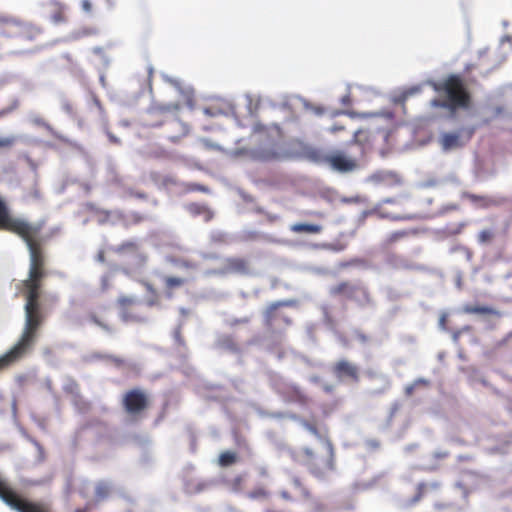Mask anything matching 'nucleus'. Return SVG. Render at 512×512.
I'll list each match as a JSON object with an SVG mask.
<instances>
[{
	"mask_svg": "<svg viewBox=\"0 0 512 512\" xmlns=\"http://www.w3.org/2000/svg\"><path fill=\"white\" fill-rule=\"evenodd\" d=\"M186 209L192 216H199L202 214H211L208 207L203 204H200V203H195V202L189 203L186 206ZM210 217H211V215H209L208 218H210Z\"/></svg>",
	"mask_w": 512,
	"mask_h": 512,
	"instance_id": "nucleus-32",
	"label": "nucleus"
},
{
	"mask_svg": "<svg viewBox=\"0 0 512 512\" xmlns=\"http://www.w3.org/2000/svg\"><path fill=\"white\" fill-rule=\"evenodd\" d=\"M448 456H449V452H447V451H438L432 455L434 460H443V459H446Z\"/></svg>",
	"mask_w": 512,
	"mask_h": 512,
	"instance_id": "nucleus-49",
	"label": "nucleus"
},
{
	"mask_svg": "<svg viewBox=\"0 0 512 512\" xmlns=\"http://www.w3.org/2000/svg\"><path fill=\"white\" fill-rule=\"evenodd\" d=\"M243 484H244V477L242 475H238L232 480V488L234 491L242 490Z\"/></svg>",
	"mask_w": 512,
	"mask_h": 512,
	"instance_id": "nucleus-43",
	"label": "nucleus"
},
{
	"mask_svg": "<svg viewBox=\"0 0 512 512\" xmlns=\"http://www.w3.org/2000/svg\"><path fill=\"white\" fill-rule=\"evenodd\" d=\"M174 338H175L176 342H177L179 345H184V339H183V336H182L181 327H178V328L174 331Z\"/></svg>",
	"mask_w": 512,
	"mask_h": 512,
	"instance_id": "nucleus-47",
	"label": "nucleus"
},
{
	"mask_svg": "<svg viewBox=\"0 0 512 512\" xmlns=\"http://www.w3.org/2000/svg\"><path fill=\"white\" fill-rule=\"evenodd\" d=\"M224 269L228 273L245 275L249 273V263L245 258L229 257L225 260Z\"/></svg>",
	"mask_w": 512,
	"mask_h": 512,
	"instance_id": "nucleus-20",
	"label": "nucleus"
},
{
	"mask_svg": "<svg viewBox=\"0 0 512 512\" xmlns=\"http://www.w3.org/2000/svg\"><path fill=\"white\" fill-rule=\"evenodd\" d=\"M249 322H250L249 317H243V318H235V319L231 320L230 324H231V326H236V325H240V324H247Z\"/></svg>",
	"mask_w": 512,
	"mask_h": 512,
	"instance_id": "nucleus-48",
	"label": "nucleus"
},
{
	"mask_svg": "<svg viewBox=\"0 0 512 512\" xmlns=\"http://www.w3.org/2000/svg\"><path fill=\"white\" fill-rule=\"evenodd\" d=\"M81 7L85 12H91L92 10V3L89 0H82L81 1Z\"/></svg>",
	"mask_w": 512,
	"mask_h": 512,
	"instance_id": "nucleus-52",
	"label": "nucleus"
},
{
	"mask_svg": "<svg viewBox=\"0 0 512 512\" xmlns=\"http://www.w3.org/2000/svg\"><path fill=\"white\" fill-rule=\"evenodd\" d=\"M407 235V231H395L386 237V239L384 240V246L391 247L393 244L405 238Z\"/></svg>",
	"mask_w": 512,
	"mask_h": 512,
	"instance_id": "nucleus-34",
	"label": "nucleus"
},
{
	"mask_svg": "<svg viewBox=\"0 0 512 512\" xmlns=\"http://www.w3.org/2000/svg\"><path fill=\"white\" fill-rule=\"evenodd\" d=\"M474 132V127H466L457 132L444 133L440 138L441 146L446 151L460 148L471 140Z\"/></svg>",
	"mask_w": 512,
	"mask_h": 512,
	"instance_id": "nucleus-13",
	"label": "nucleus"
},
{
	"mask_svg": "<svg viewBox=\"0 0 512 512\" xmlns=\"http://www.w3.org/2000/svg\"><path fill=\"white\" fill-rule=\"evenodd\" d=\"M463 311L467 314L493 315L496 317L502 316V313L500 311L489 306L466 305L464 306Z\"/></svg>",
	"mask_w": 512,
	"mask_h": 512,
	"instance_id": "nucleus-25",
	"label": "nucleus"
},
{
	"mask_svg": "<svg viewBox=\"0 0 512 512\" xmlns=\"http://www.w3.org/2000/svg\"><path fill=\"white\" fill-rule=\"evenodd\" d=\"M393 178H394L393 173L382 172V171L376 172V173L372 174L370 177L371 181H373L374 183H377V184L387 182Z\"/></svg>",
	"mask_w": 512,
	"mask_h": 512,
	"instance_id": "nucleus-37",
	"label": "nucleus"
},
{
	"mask_svg": "<svg viewBox=\"0 0 512 512\" xmlns=\"http://www.w3.org/2000/svg\"><path fill=\"white\" fill-rule=\"evenodd\" d=\"M452 506L451 503H448V502H436L434 503V508L436 510H445V509H448Z\"/></svg>",
	"mask_w": 512,
	"mask_h": 512,
	"instance_id": "nucleus-50",
	"label": "nucleus"
},
{
	"mask_svg": "<svg viewBox=\"0 0 512 512\" xmlns=\"http://www.w3.org/2000/svg\"><path fill=\"white\" fill-rule=\"evenodd\" d=\"M138 299L133 296L121 295L117 299V304L120 309L125 314V317L128 318V310L138 304Z\"/></svg>",
	"mask_w": 512,
	"mask_h": 512,
	"instance_id": "nucleus-28",
	"label": "nucleus"
},
{
	"mask_svg": "<svg viewBox=\"0 0 512 512\" xmlns=\"http://www.w3.org/2000/svg\"><path fill=\"white\" fill-rule=\"evenodd\" d=\"M186 280L181 277L168 276L164 279L165 288L168 291H172L175 288H179L184 285Z\"/></svg>",
	"mask_w": 512,
	"mask_h": 512,
	"instance_id": "nucleus-33",
	"label": "nucleus"
},
{
	"mask_svg": "<svg viewBox=\"0 0 512 512\" xmlns=\"http://www.w3.org/2000/svg\"><path fill=\"white\" fill-rule=\"evenodd\" d=\"M323 230L322 225L314 223H295L290 226V231L301 234H319Z\"/></svg>",
	"mask_w": 512,
	"mask_h": 512,
	"instance_id": "nucleus-24",
	"label": "nucleus"
},
{
	"mask_svg": "<svg viewBox=\"0 0 512 512\" xmlns=\"http://www.w3.org/2000/svg\"><path fill=\"white\" fill-rule=\"evenodd\" d=\"M116 219L120 220L126 227L138 225L145 220V216L139 212L124 213L122 211H115Z\"/></svg>",
	"mask_w": 512,
	"mask_h": 512,
	"instance_id": "nucleus-23",
	"label": "nucleus"
},
{
	"mask_svg": "<svg viewBox=\"0 0 512 512\" xmlns=\"http://www.w3.org/2000/svg\"><path fill=\"white\" fill-rule=\"evenodd\" d=\"M430 382L427 379L419 378L415 380L412 384L405 387V395L410 397L413 395L414 390L419 386H429Z\"/></svg>",
	"mask_w": 512,
	"mask_h": 512,
	"instance_id": "nucleus-36",
	"label": "nucleus"
},
{
	"mask_svg": "<svg viewBox=\"0 0 512 512\" xmlns=\"http://www.w3.org/2000/svg\"><path fill=\"white\" fill-rule=\"evenodd\" d=\"M41 26L10 16L5 29L0 30V36L13 39L18 44H33L43 35Z\"/></svg>",
	"mask_w": 512,
	"mask_h": 512,
	"instance_id": "nucleus-7",
	"label": "nucleus"
},
{
	"mask_svg": "<svg viewBox=\"0 0 512 512\" xmlns=\"http://www.w3.org/2000/svg\"><path fill=\"white\" fill-rule=\"evenodd\" d=\"M493 232L491 230L485 229L480 231L478 234V241L482 244L489 243L493 239Z\"/></svg>",
	"mask_w": 512,
	"mask_h": 512,
	"instance_id": "nucleus-40",
	"label": "nucleus"
},
{
	"mask_svg": "<svg viewBox=\"0 0 512 512\" xmlns=\"http://www.w3.org/2000/svg\"><path fill=\"white\" fill-rule=\"evenodd\" d=\"M47 128L49 129V131L52 133V135L57 138L58 140H60L61 142H64V143H67L68 140L62 136V135H59L58 133H56L55 131H53V129L50 127V126H47Z\"/></svg>",
	"mask_w": 512,
	"mask_h": 512,
	"instance_id": "nucleus-54",
	"label": "nucleus"
},
{
	"mask_svg": "<svg viewBox=\"0 0 512 512\" xmlns=\"http://www.w3.org/2000/svg\"><path fill=\"white\" fill-rule=\"evenodd\" d=\"M299 423L312 435H314L319 444H325V442H332L328 435V429L325 425H319L316 421H310L305 418H300Z\"/></svg>",
	"mask_w": 512,
	"mask_h": 512,
	"instance_id": "nucleus-17",
	"label": "nucleus"
},
{
	"mask_svg": "<svg viewBox=\"0 0 512 512\" xmlns=\"http://www.w3.org/2000/svg\"><path fill=\"white\" fill-rule=\"evenodd\" d=\"M43 224L30 223L22 218L11 216L6 202L0 198V230L19 236L29 252L28 276L17 289L25 299L24 310L45 311L41 303L42 289L48 277L45 238L41 232Z\"/></svg>",
	"mask_w": 512,
	"mask_h": 512,
	"instance_id": "nucleus-1",
	"label": "nucleus"
},
{
	"mask_svg": "<svg viewBox=\"0 0 512 512\" xmlns=\"http://www.w3.org/2000/svg\"><path fill=\"white\" fill-rule=\"evenodd\" d=\"M92 211L96 217L97 222L101 225L108 223L111 220V218L116 219L115 211L99 208L93 209Z\"/></svg>",
	"mask_w": 512,
	"mask_h": 512,
	"instance_id": "nucleus-29",
	"label": "nucleus"
},
{
	"mask_svg": "<svg viewBox=\"0 0 512 512\" xmlns=\"http://www.w3.org/2000/svg\"><path fill=\"white\" fill-rule=\"evenodd\" d=\"M284 355H285V353H284L283 351H279V352L277 353V357H278L279 359H282V358L284 357Z\"/></svg>",
	"mask_w": 512,
	"mask_h": 512,
	"instance_id": "nucleus-63",
	"label": "nucleus"
},
{
	"mask_svg": "<svg viewBox=\"0 0 512 512\" xmlns=\"http://www.w3.org/2000/svg\"><path fill=\"white\" fill-rule=\"evenodd\" d=\"M512 339V331L509 332L502 340L498 342V346H503L508 343L509 340Z\"/></svg>",
	"mask_w": 512,
	"mask_h": 512,
	"instance_id": "nucleus-56",
	"label": "nucleus"
},
{
	"mask_svg": "<svg viewBox=\"0 0 512 512\" xmlns=\"http://www.w3.org/2000/svg\"><path fill=\"white\" fill-rule=\"evenodd\" d=\"M331 370L339 380L349 379L354 383L360 380V368L347 359H340L335 362Z\"/></svg>",
	"mask_w": 512,
	"mask_h": 512,
	"instance_id": "nucleus-15",
	"label": "nucleus"
},
{
	"mask_svg": "<svg viewBox=\"0 0 512 512\" xmlns=\"http://www.w3.org/2000/svg\"><path fill=\"white\" fill-rule=\"evenodd\" d=\"M275 392L285 403L307 406L310 402L308 394L294 383L279 382L275 384Z\"/></svg>",
	"mask_w": 512,
	"mask_h": 512,
	"instance_id": "nucleus-10",
	"label": "nucleus"
},
{
	"mask_svg": "<svg viewBox=\"0 0 512 512\" xmlns=\"http://www.w3.org/2000/svg\"><path fill=\"white\" fill-rule=\"evenodd\" d=\"M135 196H136V197H138V198H140V199H144V198H146V194H145V193H143V192H141V193H136V194H135Z\"/></svg>",
	"mask_w": 512,
	"mask_h": 512,
	"instance_id": "nucleus-61",
	"label": "nucleus"
},
{
	"mask_svg": "<svg viewBox=\"0 0 512 512\" xmlns=\"http://www.w3.org/2000/svg\"><path fill=\"white\" fill-rule=\"evenodd\" d=\"M180 109L179 103L153 106L147 112L146 125L149 127L166 126V137L175 143L189 132L188 126L178 117Z\"/></svg>",
	"mask_w": 512,
	"mask_h": 512,
	"instance_id": "nucleus-5",
	"label": "nucleus"
},
{
	"mask_svg": "<svg viewBox=\"0 0 512 512\" xmlns=\"http://www.w3.org/2000/svg\"><path fill=\"white\" fill-rule=\"evenodd\" d=\"M359 156L350 151H335L326 157L327 163L339 172H350L357 168Z\"/></svg>",
	"mask_w": 512,
	"mask_h": 512,
	"instance_id": "nucleus-12",
	"label": "nucleus"
},
{
	"mask_svg": "<svg viewBox=\"0 0 512 512\" xmlns=\"http://www.w3.org/2000/svg\"><path fill=\"white\" fill-rule=\"evenodd\" d=\"M15 143L14 137L0 138V148L11 147Z\"/></svg>",
	"mask_w": 512,
	"mask_h": 512,
	"instance_id": "nucleus-45",
	"label": "nucleus"
},
{
	"mask_svg": "<svg viewBox=\"0 0 512 512\" xmlns=\"http://www.w3.org/2000/svg\"><path fill=\"white\" fill-rule=\"evenodd\" d=\"M293 304L290 300H282L271 303L264 312V325L272 333H278L276 322L281 320L285 326L291 325V319L282 315L278 312V309L281 307H288Z\"/></svg>",
	"mask_w": 512,
	"mask_h": 512,
	"instance_id": "nucleus-11",
	"label": "nucleus"
},
{
	"mask_svg": "<svg viewBox=\"0 0 512 512\" xmlns=\"http://www.w3.org/2000/svg\"><path fill=\"white\" fill-rule=\"evenodd\" d=\"M418 91V89H411L409 91H406L404 94H403V97L406 98L407 96L409 95H412L414 92Z\"/></svg>",
	"mask_w": 512,
	"mask_h": 512,
	"instance_id": "nucleus-59",
	"label": "nucleus"
},
{
	"mask_svg": "<svg viewBox=\"0 0 512 512\" xmlns=\"http://www.w3.org/2000/svg\"><path fill=\"white\" fill-rule=\"evenodd\" d=\"M97 33H98V30L96 28L89 27V28H84L81 31H79L77 33V37H80V36H90V35H95Z\"/></svg>",
	"mask_w": 512,
	"mask_h": 512,
	"instance_id": "nucleus-44",
	"label": "nucleus"
},
{
	"mask_svg": "<svg viewBox=\"0 0 512 512\" xmlns=\"http://www.w3.org/2000/svg\"><path fill=\"white\" fill-rule=\"evenodd\" d=\"M345 127L343 125H340V124H334L331 128H330V132L331 133H337L339 131H342L344 130Z\"/></svg>",
	"mask_w": 512,
	"mask_h": 512,
	"instance_id": "nucleus-57",
	"label": "nucleus"
},
{
	"mask_svg": "<svg viewBox=\"0 0 512 512\" xmlns=\"http://www.w3.org/2000/svg\"><path fill=\"white\" fill-rule=\"evenodd\" d=\"M98 359L109 361L113 363L116 367H122L125 365V360L121 357L111 355V354H105V355H97Z\"/></svg>",
	"mask_w": 512,
	"mask_h": 512,
	"instance_id": "nucleus-39",
	"label": "nucleus"
},
{
	"mask_svg": "<svg viewBox=\"0 0 512 512\" xmlns=\"http://www.w3.org/2000/svg\"><path fill=\"white\" fill-rule=\"evenodd\" d=\"M266 128L260 123H257L253 126V133H262L265 132Z\"/></svg>",
	"mask_w": 512,
	"mask_h": 512,
	"instance_id": "nucleus-55",
	"label": "nucleus"
},
{
	"mask_svg": "<svg viewBox=\"0 0 512 512\" xmlns=\"http://www.w3.org/2000/svg\"><path fill=\"white\" fill-rule=\"evenodd\" d=\"M150 406L148 394L139 388L126 391L122 398L124 411L133 418L141 417Z\"/></svg>",
	"mask_w": 512,
	"mask_h": 512,
	"instance_id": "nucleus-9",
	"label": "nucleus"
},
{
	"mask_svg": "<svg viewBox=\"0 0 512 512\" xmlns=\"http://www.w3.org/2000/svg\"><path fill=\"white\" fill-rule=\"evenodd\" d=\"M92 52L95 54V55H98L99 57H101V59L103 60V63L105 65H108L110 60L107 56V53H106V50L104 47H94L92 49Z\"/></svg>",
	"mask_w": 512,
	"mask_h": 512,
	"instance_id": "nucleus-41",
	"label": "nucleus"
},
{
	"mask_svg": "<svg viewBox=\"0 0 512 512\" xmlns=\"http://www.w3.org/2000/svg\"><path fill=\"white\" fill-rule=\"evenodd\" d=\"M12 509L18 512H51L50 507L43 502H32L22 498Z\"/></svg>",
	"mask_w": 512,
	"mask_h": 512,
	"instance_id": "nucleus-22",
	"label": "nucleus"
},
{
	"mask_svg": "<svg viewBox=\"0 0 512 512\" xmlns=\"http://www.w3.org/2000/svg\"><path fill=\"white\" fill-rule=\"evenodd\" d=\"M112 277L110 274H104L100 279V286L102 291H107L111 287Z\"/></svg>",
	"mask_w": 512,
	"mask_h": 512,
	"instance_id": "nucleus-42",
	"label": "nucleus"
},
{
	"mask_svg": "<svg viewBox=\"0 0 512 512\" xmlns=\"http://www.w3.org/2000/svg\"><path fill=\"white\" fill-rule=\"evenodd\" d=\"M25 322L22 334L17 343L0 357V369L20 360L33 346L38 331L46 320L45 311L24 310ZM0 499L13 508L22 497L9 485L0 474Z\"/></svg>",
	"mask_w": 512,
	"mask_h": 512,
	"instance_id": "nucleus-2",
	"label": "nucleus"
},
{
	"mask_svg": "<svg viewBox=\"0 0 512 512\" xmlns=\"http://www.w3.org/2000/svg\"><path fill=\"white\" fill-rule=\"evenodd\" d=\"M247 498L255 501H266L270 498L271 493L264 485L254 487L246 494Z\"/></svg>",
	"mask_w": 512,
	"mask_h": 512,
	"instance_id": "nucleus-27",
	"label": "nucleus"
},
{
	"mask_svg": "<svg viewBox=\"0 0 512 512\" xmlns=\"http://www.w3.org/2000/svg\"><path fill=\"white\" fill-rule=\"evenodd\" d=\"M441 488V483L438 481L433 482H421L416 487V493L411 499L412 504H416L421 501L424 497L432 494H436Z\"/></svg>",
	"mask_w": 512,
	"mask_h": 512,
	"instance_id": "nucleus-19",
	"label": "nucleus"
},
{
	"mask_svg": "<svg viewBox=\"0 0 512 512\" xmlns=\"http://www.w3.org/2000/svg\"><path fill=\"white\" fill-rule=\"evenodd\" d=\"M433 89L445 96L444 99H432L430 105L433 108H443L454 113L460 109H469L471 106V93L459 74H450L443 81L433 83Z\"/></svg>",
	"mask_w": 512,
	"mask_h": 512,
	"instance_id": "nucleus-3",
	"label": "nucleus"
},
{
	"mask_svg": "<svg viewBox=\"0 0 512 512\" xmlns=\"http://www.w3.org/2000/svg\"><path fill=\"white\" fill-rule=\"evenodd\" d=\"M289 453L295 463L305 466L317 478L324 477L335 468V449L332 442L291 449Z\"/></svg>",
	"mask_w": 512,
	"mask_h": 512,
	"instance_id": "nucleus-4",
	"label": "nucleus"
},
{
	"mask_svg": "<svg viewBox=\"0 0 512 512\" xmlns=\"http://www.w3.org/2000/svg\"><path fill=\"white\" fill-rule=\"evenodd\" d=\"M356 146L357 152L356 154L359 157H363L366 153V150L371 147V134L366 129L357 130L353 139L348 143V147Z\"/></svg>",
	"mask_w": 512,
	"mask_h": 512,
	"instance_id": "nucleus-16",
	"label": "nucleus"
},
{
	"mask_svg": "<svg viewBox=\"0 0 512 512\" xmlns=\"http://www.w3.org/2000/svg\"><path fill=\"white\" fill-rule=\"evenodd\" d=\"M264 512H284V511L275 510V509H272V508H267V509L264 510Z\"/></svg>",
	"mask_w": 512,
	"mask_h": 512,
	"instance_id": "nucleus-62",
	"label": "nucleus"
},
{
	"mask_svg": "<svg viewBox=\"0 0 512 512\" xmlns=\"http://www.w3.org/2000/svg\"><path fill=\"white\" fill-rule=\"evenodd\" d=\"M50 20L56 24H64L68 21L67 7L64 3L58 0H51L48 2Z\"/></svg>",
	"mask_w": 512,
	"mask_h": 512,
	"instance_id": "nucleus-18",
	"label": "nucleus"
},
{
	"mask_svg": "<svg viewBox=\"0 0 512 512\" xmlns=\"http://www.w3.org/2000/svg\"><path fill=\"white\" fill-rule=\"evenodd\" d=\"M329 294L333 297L342 296L347 300L356 302L359 306H366L372 303L370 292L365 286L348 281H342L332 286L329 289Z\"/></svg>",
	"mask_w": 512,
	"mask_h": 512,
	"instance_id": "nucleus-8",
	"label": "nucleus"
},
{
	"mask_svg": "<svg viewBox=\"0 0 512 512\" xmlns=\"http://www.w3.org/2000/svg\"><path fill=\"white\" fill-rule=\"evenodd\" d=\"M462 197L478 205L481 208H488L495 204V201L488 196L476 195L470 192H463Z\"/></svg>",
	"mask_w": 512,
	"mask_h": 512,
	"instance_id": "nucleus-26",
	"label": "nucleus"
},
{
	"mask_svg": "<svg viewBox=\"0 0 512 512\" xmlns=\"http://www.w3.org/2000/svg\"><path fill=\"white\" fill-rule=\"evenodd\" d=\"M96 261L99 263H105L106 262V253L103 249L99 250L96 254Z\"/></svg>",
	"mask_w": 512,
	"mask_h": 512,
	"instance_id": "nucleus-51",
	"label": "nucleus"
},
{
	"mask_svg": "<svg viewBox=\"0 0 512 512\" xmlns=\"http://www.w3.org/2000/svg\"><path fill=\"white\" fill-rule=\"evenodd\" d=\"M251 158L256 161H274L280 158V153L276 149L275 145H269L267 147H261L251 151Z\"/></svg>",
	"mask_w": 512,
	"mask_h": 512,
	"instance_id": "nucleus-21",
	"label": "nucleus"
},
{
	"mask_svg": "<svg viewBox=\"0 0 512 512\" xmlns=\"http://www.w3.org/2000/svg\"><path fill=\"white\" fill-rule=\"evenodd\" d=\"M88 319L106 332H112V327L101 318H99L95 312H90L88 314Z\"/></svg>",
	"mask_w": 512,
	"mask_h": 512,
	"instance_id": "nucleus-35",
	"label": "nucleus"
},
{
	"mask_svg": "<svg viewBox=\"0 0 512 512\" xmlns=\"http://www.w3.org/2000/svg\"><path fill=\"white\" fill-rule=\"evenodd\" d=\"M91 510L90 504H86L83 508H78L75 512H89Z\"/></svg>",
	"mask_w": 512,
	"mask_h": 512,
	"instance_id": "nucleus-58",
	"label": "nucleus"
},
{
	"mask_svg": "<svg viewBox=\"0 0 512 512\" xmlns=\"http://www.w3.org/2000/svg\"><path fill=\"white\" fill-rule=\"evenodd\" d=\"M109 139L112 143H115V144H118L119 143V140L113 136L112 134H109Z\"/></svg>",
	"mask_w": 512,
	"mask_h": 512,
	"instance_id": "nucleus-60",
	"label": "nucleus"
},
{
	"mask_svg": "<svg viewBox=\"0 0 512 512\" xmlns=\"http://www.w3.org/2000/svg\"><path fill=\"white\" fill-rule=\"evenodd\" d=\"M9 17V15L0 14V30L6 28Z\"/></svg>",
	"mask_w": 512,
	"mask_h": 512,
	"instance_id": "nucleus-53",
	"label": "nucleus"
},
{
	"mask_svg": "<svg viewBox=\"0 0 512 512\" xmlns=\"http://www.w3.org/2000/svg\"><path fill=\"white\" fill-rule=\"evenodd\" d=\"M111 487L107 482L101 481L95 487V498L97 501H102L109 497Z\"/></svg>",
	"mask_w": 512,
	"mask_h": 512,
	"instance_id": "nucleus-31",
	"label": "nucleus"
},
{
	"mask_svg": "<svg viewBox=\"0 0 512 512\" xmlns=\"http://www.w3.org/2000/svg\"><path fill=\"white\" fill-rule=\"evenodd\" d=\"M354 336L357 340H359L362 343H366L369 340V337L362 330L359 329H356L354 331Z\"/></svg>",
	"mask_w": 512,
	"mask_h": 512,
	"instance_id": "nucleus-46",
	"label": "nucleus"
},
{
	"mask_svg": "<svg viewBox=\"0 0 512 512\" xmlns=\"http://www.w3.org/2000/svg\"><path fill=\"white\" fill-rule=\"evenodd\" d=\"M110 250L119 256L118 270L124 275L138 279L147 268L149 256L141 245L135 240H125Z\"/></svg>",
	"mask_w": 512,
	"mask_h": 512,
	"instance_id": "nucleus-6",
	"label": "nucleus"
},
{
	"mask_svg": "<svg viewBox=\"0 0 512 512\" xmlns=\"http://www.w3.org/2000/svg\"><path fill=\"white\" fill-rule=\"evenodd\" d=\"M291 488L282 489L279 493L280 497L288 502L309 501L312 499V493L309 488L301 481L299 477L291 479Z\"/></svg>",
	"mask_w": 512,
	"mask_h": 512,
	"instance_id": "nucleus-14",
	"label": "nucleus"
},
{
	"mask_svg": "<svg viewBox=\"0 0 512 512\" xmlns=\"http://www.w3.org/2000/svg\"><path fill=\"white\" fill-rule=\"evenodd\" d=\"M183 265H184L185 267H188V268H192V267H194V265H193V264H191V263H189V262H184V263H183Z\"/></svg>",
	"mask_w": 512,
	"mask_h": 512,
	"instance_id": "nucleus-64",
	"label": "nucleus"
},
{
	"mask_svg": "<svg viewBox=\"0 0 512 512\" xmlns=\"http://www.w3.org/2000/svg\"><path fill=\"white\" fill-rule=\"evenodd\" d=\"M237 454L233 451H224L219 455L218 464L221 467H228L237 462Z\"/></svg>",
	"mask_w": 512,
	"mask_h": 512,
	"instance_id": "nucleus-30",
	"label": "nucleus"
},
{
	"mask_svg": "<svg viewBox=\"0 0 512 512\" xmlns=\"http://www.w3.org/2000/svg\"><path fill=\"white\" fill-rule=\"evenodd\" d=\"M183 191L188 193V192H195V191H199V192H203V193H208L209 192V188L205 185H202V184H198V183H184L183 184Z\"/></svg>",
	"mask_w": 512,
	"mask_h": 512,
	"instance_id": "nucleus-38",
	"label": "nucleus"
}]
</instances>
